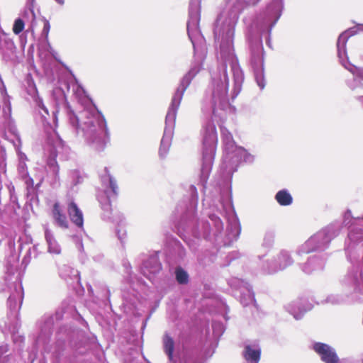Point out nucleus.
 <instances>
[{"instance_id":"1","label":"nucleus","mask_w":363,"mask_h":363,"mask_svg":"<svg viewBox=\"0 0 363 363\" xmlns=\"http://www.w3.org/2000/svg\"><path fill=\"white\" fill-rule=\"evenodd\" d=\"M69 121L77 130H82L86 137L95 145L97 150H102L106 146V140L104 138V131L100 129L96 131L94 125V116L88 111H83L79 116L74 113H70Z\"/></svg>"},{"instance_id":"2","label":"nucleus","mask_w":363,"mask_h":363,"mask_svg":"<svg viewBox=\"0 0 363 363\" xmlns=\"http://www.w3.org/2000/svg\"><path fill=\"white\" fill-rule=\"evenodd\" d=\"M217 143L218 136L216 125L213 123H209L206 127L203 140L204 160L208 159L211 162L215 155Z\"/></svg>"},{"instance_id":"3","label":"nucleus","mask_w":363,"mask_h":363,"mask_svg":"<svg viewBox=\"0 0 363 363\" xmlns=\"http://www.w3.org/2000/svg\"><path fill=\"white\" fill-rule=\"evenodd\" d=\"M314 351L318 354L325 363H338L339 358L335 350L328 345L316 342L313 345Z\"/></svg>"},{"instance_id":"4","label":"nucleus","mask_w":363,"mask_h":363,"mask_svg":"<svg viewBox=\"0 0 363 363\" xmlns=\"http://www.w3.org/2000/svg\"><path fill=\"white\" fill-rule=\"evenodd\" d=\"M67 213L72 222L81 228L84 224L83 213L74 201L69 202L67 207Z\"/></svg>"},{"instance_id":"5","label":"nucleus","mask_w":363,"mask_h":363,"mask_svg":"<svg viewBox=\"0 0 363 363\" xmlns=\"http://www.w3.org/2000/svg\"><path fill=\"white\" fill-rule=\"evenodd\" d=\"M52 215L58 226L65 229L68 228L69 224L66 216L63 213L58 202L54 203Z\"/></svg>"},{"instance_id":"6","label":"nucleus","mask_w":363,"mask_h":363,"mask_svg":"<svg viewBox=\"0 0 363 363\" xmlns=\"http://www.w3.org/2000/svg\"><path fill=\"white\" fill-rule=\"evenodd\" d=\"M260 350H253L250 345H247L245 347L243 356L247 361H251L253 362L254 363H258L260 359Z\"/></svg>"},{"instance_id":"7","label":"nucleus","mask_w":363,"mask_h":363,"mask_svg":"<svg viewBox=\"0 0 363 363\" xmlns=\"http://www.w3.org/2000/svg\"><path fill=\"white\" fill-rule=\"evenodd\" d=\"M275 199L281 206H289L292 203L293 199L291 194L285 189L279 191Z\"/></svg>"},{"instance_id":"8","label":"nucleus","mask_w":363,"mask_h":363,"mask_svg":"<svg viewBox=\"0 0 363 363\" xmlns=\"http://www.w3.org/2000/svg\"><path fill=\"white\" fill-rule=\"evenodd\" d=\"M163 343L164 352L167 354L169 360H172L173 358L174 342L169 335H165L163 338Z\"/></svg>"},{"instance_id":"9","label":"nucleus","mask_w":363,"mask_h":363,"mask_svg":"<svg viewBox=\"0 0 363 363\" xmlns=\"http://www.w3.org/2000/svg\"><path fill=\"white\" fill-rule=\"evenodd\" d=\"M350 35L347 32H344L339 36L337 42L339 55H340L341 50H342L345 52L346 43Z\"/></svg>"},{"instance_id":"10","label":"nucleus","mask_w":363,"mask_h":363,"mask_svg":"<svg viewBox=\"0 0 363 363\" xmlns=\"http://www.w3.org/2000/svg\"><path fill=\"white\" fill-rule=\"evenodd\" d=\"M57 155L55 154L53 157H50L48 160V165L49 167L52 169V172L55 174L56 177H59L60 173V167L57 164Z\"/></svg>"},{"instance_id":"11","label":"nucleus","mask_w":363,"mask_h":363,"mask_svg":"<svg viewBox=\"0 0 363 363\" xmlns=\"http://www.w3.org/2000/svg\"><path fill=\"white\" fill-rule=\"evenodd\" d=\"M176 279L178 283L181 284H185L188 282L189 276L188 274L182 268L176 269Z\"/></svg>"},{"instance_id":"12","label":"nucleus","mask_w":363,"mask_h":363,"mask_svg":"<svg viewBox=\"0 0 363 363\" xmlns=\"http://www.w3.org/2000/svg\"><path fill=\"white\" fill-rule=\"evenodd\" d=\"M24 21L18 18L14 21L12 30L15 35H19L24 30Z\"/></svg>"},{"instance_id":"13","label":"nucleus","mask_w":363,"mask_h":363,"mask_svg":"<svg viewBox=\"0 0 363 363\" xmlns=\"http://www.w3.org/2000/svg\"><path fill=\"white\" fill-rule=\"evenodd\" d=\"M345 67L351 72L353 75L363 79V68L358 67L356 66H350V67Z\"/></svg>"},{"instance_id":"14","label":"nucleus","mask_w":363,"mask_h":363,"mask_svg":"<svg viewBox=\"0 0 363 363\" xmlns=\"http://www.w3.org/2000/svg\"><path fill=\"white\" fill-rule=\"evenodd\" d=\"M50 30V22L47 19H43V28L41 35L45 38L46 41L48 40V35Z\"/></svg>"},{"instance_id":"15","label":"nucleus","mask_w":363,"mask_h":363,"mask_svg":"<svg viewBox=\"0 0 363 363\" xmlns=\"http://www.w3.org/2000/svg\"><path fill=\"white\" fill-rule=\"evenodd\" d=\"M221 134L224 140L229 142L233 140V136L227 130L221 128Z\"/></svg>"},{"instance_id":"16","label":"nucleus","mask_w":363,"mask_h":363,"mask_svg":"<svg viewBox=\"0 0 363 363\" xmlns=\"http://www.w3.org/2000/svg\"><path fill=\"white\" fill-rule=\"evenodd\" d=\"M109 184L113 193L117 194L118 186L116 181L113 178H110Z\"/></svg>"},{"instance_id":"17","label":"nucleus","mask_w":363,"mask_h":363,"mask_svg":"<svg viewBox=\"0 0 363 363\" xmlns=\"http://www.w3.org/2000/svg\"><path fill=\"white\" fill-rule=\"evenodd\" d=\"M59 4H64V0H56Z\"/></svg>"}]
</instances>
